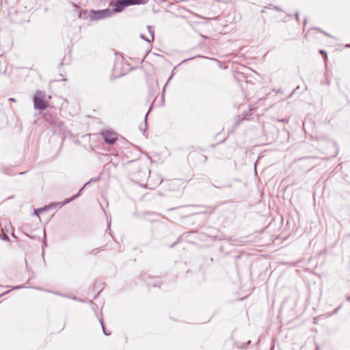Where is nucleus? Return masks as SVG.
Wrapping results in <instances>:
<instances>
[{
  "label": "nucleus",
  "mask_w": 350,
  "mask_h": 350,
  "mask_svg": "<svg viewBox=\"0 0 350 350\" xmlns=\"http://www.w3.org/2000/svg\"><path fill=\"white\" fill-rule=\"evenodd\" d=\"M148 0H113L110 2L109 5L112 7L113 15L116 13L122 12L126 7L134 5L145 4Z\"/></svg>",
  "instance_id": "1"
},
{
  "label": "nucleus",
  "mask_w": 350,
  "mask_h": 350,
  "mask_svg": "<svg viewBox=\"0 0 350 350\" xmlns=\"http://www.w3.org/2000/svg\"><path fill=\"white\" fill-rule=\"evenodd\" d=\"M89 16L92 21H98L112 16L113 11H111L109 8L100 10H91Z\"/></svg>",
  "instance_id": "2"
},
{
  "label": "nucleus",
  "mask_w": 350,
  "mask_h": 350,
  "mask_svg": "<svg viewBox=\"0 0 350 350\" xmlns=\"http://www.w3.org/2000/svg\"><path fill=\"white\" fill-rule=\"evenodd\" d=\"M45 94L41 91H38L33 98V106L36 109L44 110L48 107V104L44 100Z\"/></svg>",
  "instance_id": "3"
},
{
  "label": "nucleus",
  "mask_w": 350,
  "mask_h": 350,
  "mask_svg": "<svg viewBox=\"0 0 350 350\" xmlns=\"http://www.w3.org/2000/svg\"><path fill=\"white\" fill-rule=\"evenodd\" d=\"M101 135L104 140L109 144H113L118 139L117 134L110 131L102 132Z\"/></svg>",
  "instance_id": "4"
},
{
  "label": "nucleus",
  "mask_w": 350,
  "mask_h": 350,
  "mask_svg": "<svg viewBox=\"0 0 350 350\" xmlns=\"http://www.w3.org/2000/svg\"><path fill=\"white\" fill-rule=\"evenodd\" d=\"M143 280L147 284L148 286H159L160 280L158 278H154L149 274L145 273L143 276Z\"/></svg>",
  "instance_id": "5"
},
{
  "label": "nucleus",
  "mask_w": 350,
  "mask_h": 350,
  "mask_svg": "<svg viewBox=\"0 0 350 350\" xmlns=\"http://www.w3.org/2000/svg\"><path fill=\"white\" fill-rule=\"evenodd\" d=\"M100 178H92L91 180H90L88 183H86L84 186L79 191V192L75 195L72 198H67L66 199L64 202H58V204L60 206H64L65 204L69 203L70 202H71L72 200H75V198H78L79 196H80V193L81 192V191L88 185H89L90 183H94L96 181H98L99 180Z\"/></svg>",
  "instance_id": "6"
},
{
  "label": "nucleus",
  "mask_w": 350,
  "mask_h": 350,
  "mask_svg": "<svg viewBox=\"0 0 350 350\" xmlns=\"http://www.w3.org/2000/svg\"><path fill=\"white\" fill-rule=\"evenodd\" d=\"M147 28H148V32L150 33V38H146L143 34H141L140 37L143 40L147 41L148 42H150L151 41H153V40H154V32L152 29L151 26H148Z\"/></svg>",
  "instance_id": "7"
},
{
  "label": "nucleus",
  "mask_w": 350,
  "mask_h": 350,
  "mask_svg": "<svg viewBox=\"0 0 350 350\" xmlns=\"http://www.w3.org/2000/svg\"><path fill=\"white\" fill-rule=\"evenodd\" d=\"M55 205H57V206H58L61 207V206L58 204V203H57V204H51L50 206H45L44 207L40 208H38V209L35 210V211H34V212H33V214H34L35 215H39V214H40V213L43 212L44 211H46V210L49 209L51 206H55Z\"/></svg>",
  "instance_id": "8"
},
{
  "label": "nucleus",
  "mask_w": 350,
  "mask_h": 350,
  "mask_svg": "<svg viewBox=\"0 0 350 350\" xmlns=\"http://www.w3.org/2000/svg\"><path fill=\"white\" fill-rule=\"evenodd\" d=\"M148 114V112L146 114V116H145V124H144V128H142V126H139V129L143 131L144 133L146 131V129H147V122H146V118H147V116Z\"/></svg>",
  "instance_id": "9"
},
{
  "label": "nucleus",
  "mask_w": 350,
  "mask_h": 350,
  "mask_svg": "<svg viewBox=\"0 0 350 350\" xmlns=\"http://www.w3.org/2000/svg\"><path fill=\"white\" fill-rule=\"evenodd\" d=\"M100 324H101V326H102V328H103V331L104 334H105V335H106V336H109V335H110V333L107 332V331L105 330V327H104V325H103V321H100Z\"/></svg>",
  "instance_id": "10"
},
{
  "label": "nucleus",
  "mask_w": 350,
  "mask_h": 350,
  "mask_svg": "<svg viewBox=\"0 0 350 350\" xmlns=\"http://www.w3.org/2000/svg\"><path fill=\"white\" fill-rule=\"evenodd\" d=\"M342 307V305H340L337 308H336L333 312L332 313V314H336L338 312V311Z\"/></svg>",
  "instance_id": "11"
},
{
  "label": "nucleus",
  "mask_w": 350,
  "mask_h": 350,
  "mask_svg": "<svg viewBox=\"0 0 350 350\" xmlns=\"http://www.w3.org/2000/svg\"><path fill=\"white\" fill-rule=\"evenodd\" d=\"M23 288V286H20V285L19 286H16L13 289H18V288Z\"/></svg>",
  "instance_id": "12"
},
{
  "label": "nucleus",
  "mask_w": 350,
  "mask_h": 350,
  "mask_svg": "<svg viewBox=\"0 0 350 350\" xmlns=\"http://www.w3.org/2000/svg\"><path fill=\"white\" fill-rule=\"evenodd\" d=\"M273 9L277 11H280V9L277 6H273Z\"/></svg>",
  "instance_id": "13"
},
{
  "label": "nucleus",
  "mask_w": 350,
  "mask_h": 350,
  "mask_svg": "<svg viewBox=\"0 0 350 350\" xmlns=\"http://www.w3.org/2000/svg\"><path fill=\"white\" fill-rule=\"evenodd\" d=\"M295 17H296V19L298 21L299 20V13L298 12H297L295 14Z\"/></svg>",
  "instance_id": "14"
},
{
  "label": "nucleus",
  "mask_w": 350,
  "mask_h": 350,
  "mask_svg": "<svg viewBox=\"0 0 350 350\" xmlns=\"http://www.w3.org/2000/svg\"><path fill=\"white\" fill-rule=\"evenodd\" d=\"M3 239H8V235L5 234L4 237H3Z\"/></svg>",
  "instance_id": "15"
},
{
  "label": "nucleus",
  "mask_w": 350,
  "mask_h": 350,
  "mask_svg": "<svg viewBox=\"0 0 350 350\" xmlns=\"http://www.w3.org/2000/svg\"><path fill=\"white\" fill-rule=\"evenodd\" d=\"M321 53H323V54H325V55L327 57V54L325 52H324L323 51H321Z\"/></svg>",
  "instance_id": "16"
},
{
  "label": "nucleus",
  "mask_w": 350,
  "mask_h": 350,
  "mask_svg": "<svg viewBox=\"0 0 350 350\" xmlns=\"http://www.w3.org/2000/svg\"><path fill=\"white\" fill-rule=\"evenodd\" d=\"M347 300L348 301H350V295H349V297H347Z\"/></svg>",
  "instance_id": "17"
},
{
  "label": "nucleus",
  "mask_w": 350,
  "mask_h": 350,
  "mask_svg": "<svg viewBox=\"0 0 350 350\" xmlns=\"http://www.w3.org/2000/svg\"><path fill=\"white\" fill-rule=\"evenodd\" d=\"M306 23V18L304 19V24Z\"/></svg>",
  "instance_id": "18"
},
{
  "label": "nucleus",
  "mask_w": 350,
  "mask_h": 350,
  "mask_svg": "<svg viewBox=\"0 0 350 350\" xmlns=\"http://www.w3.org/2000/svg\"><path fill=\"white\" fill-rule=\"evenodd\" d=\"M94 252H97L96 250H92V252H93V253H94Z\"/></svg>",
  "instance_id": "19"
},
{
  "label": "nucleus",
  "mask_w": 350,
  "mask_h": 350,
  "mask_svg": "<svg viewBox=\"0 0 350 350\" xmlns=\"http://www.w3.org/2000/svg\"><path fill=\"white\" fill-rule=\"evenodd\" d=\"M56 295H62L61 294L58 293H55Z\"/></svg>",
  "instance_id": "20"
},
{
  "label": "nucleus",
  "mask_w": 350,
  "mask_h": 350,
  "mask_svg": "<svg viewBox=\"0 0 350 350\" xmlns=\"http://www.w3.org/2000/svg\"><path fill=\"white\" fill-rule=\"evenodd\" d=\"M12 101H14L15 100L14 98L10 99Z\"/></svg>",
  "instance_id": "21"
},
{
  "label": "nucleus",
  "mask_w": 350,
  "mask_h": 350,
  "mask_svg": "<svg viewBox=\"0 0 350 350\" xmlns=\"http://www.w3.org/2000/svg\"><path fill=\"white\" fill-rule=\"evenodd\" d=\"M349 46H350V44L349 45Z\"/></svg>",
  "instance_id": "22"
}]
</instances>
